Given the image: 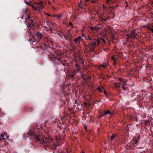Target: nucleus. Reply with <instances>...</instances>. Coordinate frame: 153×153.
I'll return each instance as SVG.
<instances>
[{
	"mask_svg": "<svg viewBox=\"0 0 153 153\" xmlns=\"http://www.w3.org/2000/svg\"><path fill=\"white\" fill-rule=\"evenodd\" d=\"M30 131L27 133V134L29 137V136H33L34 138H36V142L41 144H43L44 146H47L49 143V140L47 139H42L40 138L39 135L38 136L36 135L35 132L34 131L30 130Z\"/></svg>",
	"mask_w": 153,
	"mask_h": 153,
	"instance_id": "1",
	"label": "nucleus"
},
{
	"mask_svg": "<svg viewBox=\"0 0 153 153\" xmlns=\"http://www.w3.org/2000/svg\"><path fill=\"white\" fill-rule=\"evenodd\" d=\"M50 60L52 61L53 64L55 66H57L59 65V63L61 62V60L62 59V57H56L53 55V56H49Z\"/></svg>",
	"mask_w": 153,
	"mask_h": 153,
	"instance_id": "2",
	"label": "nucleus"
},
{
	"mask_svg": "<svg viewBox=\"0 0 153 153\" xmlns=\"http://www.w3.org/2000/svg\"><path fill=\"white\" fill-rule=\"evenodd\" d=\"M43 36L44 35L41 33L37 32L35 36H33V42H39L40 40L42 39Z\"/></svg>",
	"mask_w": 153,
	"mask_h": 153,
	"instance_id": "3",
	"label": "nucleus"
},
{
	"mask_svg": "<svg viewBox=\"0 0 153 153\" xmlns=\"http://www.w3.org/2000/svg\"><path fill=\"white\" fill-rule=\"evenodd\" d=\"M27 20L28 23L27 27L29 28H33V27L34 26V24L33 23V20L30 19V17L29 16H27Z\"/></svg>",
	"mask_w": 153,
	"mask_h": 153,
	"instance_id": "4",
	"label": "nucleus"
},
{
	"mask_svg": "<svg viewBox=\"0 0 153 153\" xmlns=\"http://www.w3.org/2000/svg\"><path fill=\"white\" fill-rule=\"evenodd\" d=\"M100 42V40L99 39H94L92 40L91 42L90 43V45H91L92 48H94L96 47L97 45H99Z\"/></svg>",
	"mask_w": 153,
	"mask_h": 153,
	"instance_id": "5",
	"label": "nucleus"
},
{
	"mask_svg": "<svg viewBox=\"0 0 153 153\" xmlns=\"http://www.w3.org/2000/svg\"><path fill=\"white\" fill-rule=\"evenodd\" d=\"M40 5L39 6H37V7H34V9L38 11L39 12H40V11L42 9L43 7V4L42 1H40Z\"/></svg>",
	"mask_w": 153,
	"mask_h": 153,
	"instance_id": "6",
	"label": "nucleus"
},
{
	"mask_svg": "<svg viewBox=\"0 0 153 153\" xmlns=\"http://www.w3.org/2000/svg\"><path fill=\"white\" fill-rule=\"evenodd\" d=\"M137 34V33L136 32L134 31H133L131 32L130 34L128 35L127 36L130 38H135L136 37L135 35H136Z\"/></svg>",
	"mask_w": 153,
	"mask_h": 153,
	"instance_id": "7",
	"label": "nucleus"
},
{
	"mask_svg": "<svg viewBox=\"0 0 153 153\" xmlns=\"http://www.w3.org/2000/svg\"><path fill=\"white\" fill-rule=\"evenodd\" d=\"M90 28L94 32H96L98 31L99 27H90Z\"/></svg>",
	"mask_w": 153,
	"mask_h": 153,
	"instance_id": "8",
	"label": "nucleus"
},
{
	"mask_svg": "<svg viewBox=\"0 0 153 153\" xmlns=\"http://www.w3.org/2000/svg\"><path fill=\"white\" fill-rule=\"evenodd\" d=\"M129 87V85L128 84H123L122 85V88L124 90H128V89Z\"/></svg>",
	"mask_w": 153,
	"mask_h": 153,
	"instance_id": "9",
	"label": "nucleus"
},
{
	"mask_svg": "<svg viewBox=\"0 0 153 153\" xmlns=\"http://www.w3.org/2000/svg\"><path fill=\"white\" fill-rule=\"evenodd\" d=\"M111 59L113 61L114 64H115L117 62L118 60V58L115 57L114 56H113L111 57Z\"/></svg>",
	"mask_w": 153,
	"mask_h": 153,
	"instance_id": "10",
	"label": "nucleus"
},
{
	"mask_svg": "<svg viewBox=\"0 0 153 153\" xmlns=\"http://www.w3.org/2000/svg\"><path fill=\"white\" fill-rule=\"evenodd\" d=\"M97 90L100 92H103V90H105V89L102 86L98 87L97 88Z\"/></svg>",
	"mask_w": 153,
	"mask_h": 153,
	"instance_id": "11",
	"label": "nucleus"
},
{
	"mask_svg": "<svg viewBox=\"0 0 153 153\" xmlns=\"http://www.w3.org/2000/svg\"><path fill=\"white\" fill-rule=\"evenodd\" d=\"M108 63L107 62H105L103 63L102 64H101L100 65V66L105 68L108 65Z\"/></svg>",
	"mask_w": 153,
	"mask_h": 153,
	"instance_id": "12",
	"label": "nucleus"
},
{
	"mask_svg": "<svg viewBox=\"0 0 153 153\" xmlns=\"http://www.w3.org/2000/svg\"><path fill=\"white\" fill-rule=\"evenodd\" d=\"M56 16V18L57 19L59 20L62 17V15L61 14H59L58 15H53V17H54Z\"/></svg>",
	"mask_w": 153,
	"mask_h": 153,
	"instance_id": "13",
	"label": "nucleus"
},
{
	"mask_svg": "<svg viewBox=\"0 0 153 153\" xmlns=\"http://www.w3.org/2000/svg\"><path fill=\"white\" fill-rule=\"evenodd\" d=\"M117 136V134H113L111 137V140H113L114 139H115Z\"/></svg>",
	"mask_w": 153,
	"mask_h": 153,
	"instance_id": "14",
	"label": "nucleus"
},
{
	"mask_svg": "<svg viewBox=\"0 0 153 153\" xmlns=\"http://www.w3.org/2000/svg\"><path fill=\"white\" fill-rule=\"evenodd\" d=\"M74 41L75 42V43L77 44H79L81 42V41L79 40V39H77V38L74 39Z\"/></svg>",
	"mask_w": 153,
	"mask_h": 153,
	"instance_id": "15",
	"label": "nucleus"
},
{
	"mask_svg": "<svg viewBox=\"0 0 153 153\" xmlns=\"http://www.w3.org/2000/svg\"><path fill=\"white\" fill-rule=\"evenodd\" d=\"M104 112L105 114H110L111 115L113 114V113H111L109 110L105 111Z\"/></svg>",
	"mask_w": 153,
	"mask_h": 153,
	"instance_id": "16",
	"label": "nucleus"
},
{
	"mask_svg": "<svg viewBox=\"0 0 153 153\" xmlns=\"http://www.w3.org/2000/svg\"><path fill=\"white\" fill-rule=\"evenodd\" d=\"M61 62V63L62 64V65L64 67L68 65H69V64L68 63H65L62 62V60H61V62Z\"/></svg>",
	"mask_w": 153,
	"mask_h": 153,
	"instance_id": "17",
	"label": "nucleus"
},
{
	"mask_svg": "<svg viewBox=\"0 0 153 153\" xmlns=\"http://www.w3.org/2000/svg\"><path fill=\"white\" fill-rule=\"evenodd\" d=\"M70 29H68L67 30V33L69 35L71 36L72 35L70 33Z\"/></svg>",
	"mask_w": 153,
	"mask_h": 153,
	"instance_id": "18",
	"label": "nucleus"
},
{
	"mask_svg": "<svg viewBox=\"0 0 153 153\" xmlns=\"http://www.w3.org/2000/svg\"><path fill=\"white\" fill-rule=\"evenodd\" d=\"M79 71V68H77L76 69H75L74 71V74H76Z\"/></svg>",
	"mask_w": 153,
	"mask_h": 153,
	"instance_id": "19",
	"label": "nucleus"
},
{
	"mask_svg": "<svg viewBox=\"0 0 153 153\" xmlns=\"http://www.w3.org/2000/svg\"><path fill=\"white\" fill-rule=\"evenodd\" d=\"M114 85H115V86L116 88H120V84H118L117 83H115L114 84Z\"/></svg>",
	"mask_w": 153,
	"mask_h": 153,
	"instance_id": "20",
	"label": "nucleus"
},
{
	"mask_svg": "<svg viewBox=\"0 0 153 153\" xmlns=\"http://www.w3.org/2000/svg\"><path fill=\"white\" fill-rule=\"evenodd\" d=\"M99 18L100 19H101V21H103L104 22H106V20L105 19H103L102 17L100 16H99Z\"/></svg>",
	"mask_w": 153,
	"mask_h": 153,
	"instance_id": "21",
	"label": "nucleus"
},
{
	"mask_svg": "<svg viewBox=\"0 0 153 153\" xmlns=\"http://www.w3.org/2000/svg\"><path fill=\"white\" fill-rule=\"evenodd\" d=\"M86 40L88 41H91L93 40L92 39H91L90 37L88 36L86 38Z\"/></svg>",
	"mask_w": 153,
	"mask_h": 153,
	"instance_id": "22",
	"label": "nucleus"
},
{
	"mask_svg": "<svg viewBox=\"0 0 153 153\" xmlns=\"http://www.w3.org/2000/svg\"><path fill=\"white\" fill-rule=\"evenodd\" d=\"M33 111V109L31 107H28V111Z\"/></svg>",
	"mask_w": 153,
	"mask_h": 153,
	"instance_id": "23",
	"label": "nucleus"
},
{
	"mask_svg": "<svg viewBox=\"0 0 153 153\" xmlns=\"http://www.w3.org/2000/svg\"><path fill=\"white\" fill-rule=\"evenodd\" d=\"M24 111L26 112H29L28 111V107H26L24 108Z\"/></svg>",
	"mask_w": 153,
	"mask_h": 153,
	"instance_id": "24",
	"label": "nucleus"
},
{
	"mask_svg": "<svg viewBox=\"0 0 153 153\" xmlns=\"http://www.w3.org/2000/svg\"><path fill=\"white\" fill-rule=\"evenodd\" d=\"M119 80L121 82H122L124 80H123V78H119Z\"/></svg>",
	"mask_w": 153,
	"mask_h": 153,
	"instance_id": "25",
	"label": "nucleus"
},
{
	"mask_svg": "<svg viewBox=\"0 0 153 153\" xmlns=\"http://www.w3.org/2000/svg\"><path fill=\"white\" fill-rule=\"evenodd\" d=\"M7 133H4V134H1V137H3L4 136H5V135H7Z\"/></svg>",
	"mask_w": 153,
	"mask_h": 153,
	"instance_id": "26",
	"label": "nucleus"
},
{
	"mask_svg": "<svg viewBox=\"0 0 153 153\" xmlns=\"http://www.w3.org/2000/svg\"><path fill=\"white\" fill-rule=\"evenodd\" d=\"M125 130L126 132H128L129 131V129L128 127L126 128Z\"/></svg>",
	"mask_w": 153,
	"mask_h": 153,
	"instance_id": "27",
	"label": "nucleus"
},
{
	"mask_svg": "<svg viewBox=\"0 0 153 153\" xmlns=\"http://www.w3.org/2000/svg\"><path fill=\"white\" fill-rule=\"evenodd\" d=\"M76 38H77V39H79L80 41H81L82 40L81 37L80 36H79L78 37Z\"/></svg>",
	"mask_w": 153,
	"mask_h": 153,
	"instance_id": "28",
	"label": "nucleus"
},
{
	"mask_svg": "<svg viewBox=\"0 0 153 153\" xmlns=\"http://www.w3.org/2000/svg\"><path fill=\"white\" fill-rule=\"evenodd\" d=\"M122 85H123V84H126V82L124 80L123 82H121Z\"/></svg>",
	"mask_w": 153,
	"mask_h": 153,
	"instance_id": "29",
	"label": "nucleus"
},
{
	"mask_svg": "<svg viewBox=\"0 0 153 153\" xmlns=\"http://www.w3.org/2000/svg\"><path fill=\"white\" fill-rule=\"evenodd\" d=\"M62 62L65 63H67L66 62H67V61L65 59H63V60H62Z\"/></svg>",
	"mask_w": 153,
	"mask_h": 153,
	"instance_id": "30",
	"label": "nucleus"
},
{
	"mask_svg": "<svg viewBox=\"0 0 153 153\" xmlns=\"http://www.w3.org/2000/svg\"><path fill=\"white\" fill-rule=\"evenodd\" d=\"M138 143V140H135V144H137V143Z\"/></svg>",
	"mask_w": 153,
	"mask_h": 153,
	"instance_id": "31",
	"label": "nucleus"
},
{
	"mask_svg": "<svg viewBox=\"0 0 153 153\" xmlns=\"http://www.w3.org/2000/svg\"><path fill=\"white\" fill-rule=\"evenodd\" d=\"M104 94L106 95V96H107V94L106 93V91H105H105L104 92Z\"/></svg>",
	"mask_w": 153,
	"mask_h": 153,
	"instance_id": "32",
	"label": "nucleus"
},
{
	"mask_svg": "<svg viewBox=\"0 0 153 153\" xmlns=\"http://www.w3.org/2000/svg\"><path fill=\"white\" fill-rule=\"evenodd\" d=\"M69 25L70 26H71L72 27H73V24H72V23H71V22H70L69 23Z\"/></svg>",
	"mask_w": 153,
	"mask_h": 153,
	"instance_id": "33",
	"label": "nucleus"
},
{
	"mask_svg": "<svg viewBox=\"0 0 153 153\" xmlns=\"http://www.w3.org/2000/svg\"><path fill=\"white\" fill-rule=\"evenodd\" d=\"M45 14L47 15V16H51V15L50 14H49V13H45Z\"/></svg>",
	"mask_w": 153,
	"mask_h": 153,
	"instance_id": "34",
	"label": "nucleus"
},
{
	"mask_svg": "<svg viewBox=\"0 0 153 153\" xmlns=\"http://www.w3.org/2000/svg\"><path fill=\"white\" fill-rule=\"evenodd\" d=\"M6 139L4 138H2V139H1V140L2 141V140H4V141H5V140Z\"/></svg>",
	"mask_w": 153,
	"mask_h": 153,
	"instance_id": "35",
	"label": "nucleus"
},
{
	"mask_svg": "<svg viewBox=\"0 0 153 153\" xmlns=\"http://www.w3.org/2000/svg\"><path fill=\"white\" fill-rule=\"evenodd\" d=\"M25 3L26 4H27V5H30V6L31 5H30L29 4V3H28V2H27V1H26V2H25Z\"/></svg>",
	"mask_w": 153,
	"mask_h": 153,
	"instance_id": "36",
	"label": "nucleus"
},
{
	"mask_svg": "<svg viewBox=\"0 0 153 153\" xmlns=\"http://www.w3.org/2000/svg\"><path fill=\"white\" fill-rule=\"evenodd\" d=\"M105 115H106V114H105V112H104V113L101 115V116H102V117L104 116Z\"/></svg>",
	"mask_w": 153,
	"mask_h": 153,
	"instance_id": "37",
	"label": "nucleus"
},
{
	"mask_svg": "<svg viewBox=\"0 0 153 153\" xmlns=\"http://www.w3.org/2000/svg\"><path fill=\"white\" fill-rule=\"evenodd\" d=\"M88 41V42H89V46H91V45H90V43L91 42V41Z\"/></svg>",
	"mask_w": 153,
	"mask_h": 153,
	"instance_id": "38",
	"label": "nucleus"
},
{
	"mask_svg": "<svg viewBox=\"0 0 153 153\" xmlns=\"http://www.w3.org/2000/svg\"><path fill=\"white\" fill-rule=\"evenodd\" d=\"M35 4H37V5H39V4H40V2H39V3H38L37 2H35Z\"/></svg>",
	"mask_w": 153,
	"mask_h": 153,
	"instance_id": "39",
	"label": "nucleus"
},
{
	"mask_svg": "<svg viewBox=\"0 0 153 153\" xmlns=\"http://www.w3.org/2000/svg\"><path fill=\"white\" fill-rule=\"evenodd\" d=\"M43 45H44L45 47H47L48 46L45 43L43 44Z\"/></svg>",
	"mask_w": 153,
	"mask_h": 153,
	"instance_id": "40",
	"label": "nucleus"
},
{
	"mask_svg": "<svg viewBox=\"0 0 153 153\" xmlns=\"http://www.w3.org/2000/svg\"><path fill=\"white\" fill-rule=\"evenodd\" d=\"M75 66L77 68H78V65L77 64H76L75 65Z\"/></svg>",
	"mask_w": 153,
	"mask_h": 153,
	"instance_id": "41",
	"label": "nucleus"
},
{
	"mask_svg": "<svg viewBox=\"0 0 153 153\" xmlns=\"http://www.w3.org/2000/svg\"><path fill=\"white\" fill-rule=\"evenodd\" d=\"M111 0H107V1H106V3H107V4L108 3L109 1H110Z\"/></svg>",
	"mask_w": 153,
	"mask_h": 153,
	"instance_id": "42",
	"label": "nucleus"
},
{
	"mask_svg": "<svg viewBox=\"0 0 153 153\" xmlns=\"http://www.w3.org/2000/svg\"><path fill=\"white\" fill-rule=\"evenodd\" d=\"M149 122H147L146 123V125H149Z\"/></svg>",
	"mask_w": 153,
	"mask_h": 153,
	"instance_id": "43",
	"label": "nucleus"
},
{
	"mask_svg": "<svg viewBox=\"0 0 153 153\" xmlns=\"http://www.w3.org/2000/svg\"><path fill=\"white\" fill-rule=\"evenodd\" d=\"M108 50L107 49L104 48L103 49V50L104 51H106V50Z\"/></svg>",
	"mask_w": 153,
	"mask_h": 153,
	"instance_id": "44",
	"label": "nucleus"
},
{
	"mask_svg": "<svg viewBox=\"0 0 153 153\" xmlns=\"http://www.w3.org/2000/svg\"><path fill=\"white\" fill-rule=\"evenodd\" d=\"M85 1L86 2H88L89 1V0H85Z\"/></svg>",
	"mask_w": 153,
	"mask_h": 153,
	"instance_id": "45",
	"label": "nucleus"
},
{
	"mask_svg": "<svg viewBox=\"0 0 153 153\" xmlns=\"http://www.w3.org/2000/svg\"><path fill=\"white\" fill-rule=\"evenodd\" d=\"M151 30L152 31V32L153 33V29H151Z\"/></svg>",
	"mask_w": 153,
	"mask_h": 153,
	"instance_id": "46",
	"label": "nucleus"
},
{
	"mask_svg": "<svg viewBox=\"0 0 153 153\" xmlns=\"http://www.w3.org/2000/svg\"><path fill=\"white\" fill-rule=\"evenodd\" d=\"M117 64V62L115 64H114V66H116Z\"/></svg>",
	"mask_w": 153,
	"mask_h": 153,
	"instance_id": "47",
	"label": "nucleus"
},
{
	"mask_svg": "<svg viewBox=\"0 0 153 153\" xmlns=\"http://www.w3.org/2000/svg\"><path fill=\"white\" fill-rule=\"evenodd\" d=\"M50 27V29L51 30H52V28L50 26V27Z\"/></svg>",
	"mask_w": 153,
	"mask_h": 153,
	"instance_id": "48",
	"label": "nucleus"
},
{
	"mask_svg": "<svg viewBox=\"0 0 153 153\" xmlns=\"http://www.w3.org/2000/svg\"><path fill=\"white\" fill-rule=\"evenodd\" d=\"M69 40H70V42H71V41L72 39H71V38H69Z\"/></svg>",
	"mask_w": 153,
	"mask_h": 153,
	"instance_id": "49",
	"label": "nucleus"
},
{
	"mask_svg": "<svg viewBox=\"0 0 153 153\" xmlns=\"http://www.w3.org/2000/svg\"><path fill=\"white\" fill-rule=\"evenodd\" d=\"M85 129L86 130L87 129V128L85 126Z\"/></svg>",
	"mask_w": 153,
	"mask_h": 153,
	"instance_id": "50",
	"label": "nucleus"
},
{
	"mask_svg": "<svg viewBox=\"0 0 153 153\" xmlns=\"http://www.w3.org/2000/svg\"><path fill=\"white\" fill-rule=\"evenodd\" d=\"M31 40V39H29V41H30Z\"/></svg>",
	"mask_w": 153,
	"mask_h": 153,
	"instance_id": "51",
	"label": "nucleus"
},
{
	"mask_svg": "<svg viewBox=\"0 0 153 153\" xmlns=\"http://www.w3.org/2000/svg\"><path fill=\"white\" fill-rule=\"evenodd\" d=\"M48 3H49V4H51V2H48Z\"/></svg>",
	"mask_w": 153,
	"mask_h": 153,
	"instance_id": "52",
	"label": "nucleus"
},
{
	"mask_svg": "<svg viewBox=\"0 0 153 153\" xmlns=\"http://www.w3.org/2000/svg\"><path fill=\"white\" fill-rule=\"evenodd\" d=\"M6 137L7 138H8L9 137L8 136H7Z\"/></svg>",
	"mask_w": 153,
	"mask_h": 153,
	"instance_id": "53",
	"label": "nucleus"
},
{
	"mask_svg": "<svg viewBox=\"0 0 153 153\" xmlns=\"http://www.w3.org/2000/svg\"><path fill=\"white\" fill-rule=\"evenodd\" d=\"M82 153H85L83 151L82 152Z\"/></svg>",
	"mask_w": 153,
	"mask_h": 153,
	"instance_id": "54",
	"label": "nucleus"
},
{
	"mask_svg": "<svg viewBox=\"0 0 153 153\" xmlns=\"http://www.w3.org/2000/svg\"><path fill=\"white\" fill-rule=\"evenodd\" d=\"M1 140V137H0V141Z\"/></svg>",
	"mask_w": 153,
	"mask_h": 153,
	"instance_id": "55",
	"label": "nucleus"
},
{
	"mask_svg": "<svg viewBox=\"0 0 153 153\" xmlns=\"http://www.w3.org/2000/svg\"><path fill=\"white\" fill-rule=\"evenodd\" d=\"M23 16H22V19H23V18H23Z\"/></svg>",
	"mask_w": 153,
	"mask_h": 153,
	"instance_id": "56",
	"label": "nucleus"
},
{
	"mask_svg": "<svg viewBox=\"0 0 153 153\" xmlns=\"http://www.w3.org/2000/svg\"><path fill=\"white\" fill-rule=\"evenodd\" d=\"M0 111H1V109H0Z\"/></svg>",
	"mask_w": 153,
	"mask_h": 153,
	"instance_id": "57",
	"label": "nucleus"
}]
</instances>
